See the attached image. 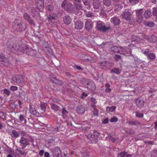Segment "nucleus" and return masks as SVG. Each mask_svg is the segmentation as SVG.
Returning <instances> with one entry per match:
<instances>
[{
    "label": "nucleus",
    "instance_id": "f257e3e1",
    "mask_svg": "<svg viewBox=\"0 0 157 157\" xmlns=\"http://www.w3.org/2000/svg\"><path fill=\"white\" fill-rule=\"evenodd\" d=\"M13 29L17 31H24L26 28V24L21 19H15L12 23Z\"/></svg>",
    "mask_w": 157,
    "mask_h": 157
},
{
    "label": "nucleus",
    "instance_id": "f03ea898",
    "mask_svg": "<svg viewBox=\"0 0 157 157\" xmlns=\"http://www.w3.org/2000/svg\"><path fill=\"white\" fill-rule=\"evenodd\" d=\"M96 27L97 30L103 33L107 32L108 30L111 29L110 26H106L103 22L100 21L97 22Z\"/></svg>",
    "mask_w": 157,
    "mask_h": 157
},
{
    "label": "nucleus",
    "instance_id": "7ed1b4c3",
    "mask_svg": "<svg viewBox=\"0 0 157 157\" xmlns=\"http://www.w3.org/2000/svg\"><path fill=\"white\" fill-rule=\"evenodd\" d=\"M23 17L25 20L31 25L35 26V24L34 21L32 19L31 16L27 13H24L23 14Z\"/></svg>",
    "mask_w": 157,
    "mask_h": 157
},
{
    "label": "nucleus",
    "instance_id": "20e7f679",
    "mask_svg": "<svg viewBox=\"0 0 157 157\" xmlns=\"http://www.w3.org/2000/svg\"><path fill=\"white\" fill-rule=\"evenodd\" d=\"M19 143L22 147V149L25 148L29 144V140L25 137L21 136L20 140Z\"/></svg>",
    "mask_w": 157,
    "mask_h": 157
},
{
    "label": "nucleus",
    "instance_id": "39448f33",
    "mask_svg": "<svg viewBox=\"0 0 157 157\" xmlns=\"http://www.w3.org/2000/svg\"><path fill=\"white\" fill-rule=\"evenodd\" d=\"M132 15L131 12L125 10L122 14V17L127 21L131 20V16Z\"/></svg>",
    "mask_w": 157,
    "mask_h": 157
},
{
    "label": "nucleus",
    "instance_id": "423d86ee",
    "mask_svg": "<svg viewBox=\"0 0 157 157\" xmlns=\"http://www.w3.org/2000/svg\"><path fill=\"white\" fill-rule=\"evenodd\" d=\"M53 155L54 157H61V152L60 148L56 147L53 151Z\"/></svg>",
    "mask_w": 157,
    "mask_h": 157
},
{
    "label": "nucleus",
    "instance_id": "0eeeda50",
    "mask_svg": "<svg viewBox=\"0 0 157 157\" xmlns=\"http://www.w3.org/2000/svg\"><path fill=\"white\" fill-rule=\"evenodd\" d=\"M12 79L13 81L19 84L22 83L23 81L22 76L21 75H16L15 76L13 77Z\"/></svg>",
    "mask_w": 157,
    "mask_h": 157
},
{
    "label": "nucleus",
    "instance_id": "6e6552de",
    "mask_svg": "<svg viewBox=\"0 0 157 157\" xmlns=\"http://www.w3.org/2000/svg\"><path fill=\"white\" fill-rule=\"evenodd\" d=\"M85 109L86 108L83 105H80L77 107L76 110L78 114L82 115L84 113Z\"/></svg>",
    "mask_w": 157,
    "mask_h": 157
},
{
    "label": "nucleus",
    "instance_id": "1a4fd4ad",
    "mask_svg": "<svg viewBox=\"0 0 157 157\" xmlns=\"http://www.w3.org/2000/svg\"><path fill=\"white\" fill-rule=\"evenodd\" d=\"M93 25L92 23L90 21H87L85 23V28L86 30L89 32L93 28Z\"/></svg>",
    "mask_w": 157,
    "mask_h": 157
},
{
    "label": "nucleus",
    "instance_id": "9d476101",
    "mask_svg": "<svg viewBox=\"0 0 157 157\" xmlns=\"http://www.w3.org/2000/svg\"><path fill=\"white\" fill-rule=\"evenodd\" d=\"M111 21L115 25H119L121 21L120 19L118 17H114L111 19Z\"/></svg>",
    "mask_w": 157,
    "mask_h": 157
},
{
    "label": "nucleus",
    "instance_id": "9b49d317",
    "mask_svg": "<svg viewBox=\"0 0 157 157\" xmlns=\"http://www.w3.org/2000/svg\"><path fill=\"white\" fill-rule=\"evenodd\" d=\"M86 87L91 90H94L96 89L95 85L94 82L90 80Z\"/></svg>",
    "mask_w": 157,
    "mask_h": 157
},
{
    "label": "nucleus",
    "instance_id": "f8f14e48",
    "mask_svg": "<svg viewBox=\"0 0 157 157\" xmlns=\"http://www.w3.org/2000/svg\"><path fill=\"white\" fill-rule=\"evenodd\" d=\"M136 105L139 108H141L144 105V101L142 99L137 98L136 100Z\"/></svg>",
    "mask_w": 157,
    "mask_h": 157
},
{
    "label": "nucleus",
    "instance_id": "ddd939ff",
    "mask_svg": "<svg viewBox=\"0 0 157 157\" xmlns=\"http://www.w3.org/2000/svg\"><path fill=\"white\" fill-rule=\"evenodd\" d=\"M83 27V23L80 21H77L75 23V27L77 29H81Z\"/></svg>",
    "mask_w": 157,
    "mask_h": 157
},
{
    "label": "nucleus",
    "instance_id": "4468645a",
    "mask_svg": "<svg viewBox=\"0 0 157 157\" xmlns=\"http://www.w3.org/2000/svg\"><path fill=\"white\" fill-rule=\"evenodd\" d=\"M93 6L94 9H98L101 5L100 0H94L92 2Z\"/></svg>",
    "mask_w": 157,
    "mask_h": 157
},
{
    "label": "nucleus",
    "instance_id": "2eb2a0df",
    "mask_svg": "<svg viewBox=\"0 0 157 157\" xmlns=\"http://www.w3.org/2000/svg\"><path fill=\"white\" fill-rule=\"evenodd\" d=\"M78 12V10L75 7H74L71 4L69 3V13H75L76 14Z\"/></svg>",
    "mask_w": 157,
    "mask_h": 157
},
{
    "label": "nucleus",
    "instance_id": "dca6fc26",
    "mask_svg": "<svg viewBox=\"0 0 157 157\" xmlns=\"http://www.w3.org/2000/svg\"><path fill=\"white\" fill-rule=\"evenodd\" d=\"M122 48L121 47L113 46L112 47L110 50L111 52H114L119 53L120 50Z\"/></svg>",
    "mask_w": 157,
    "mask_h": 157
},
{
    "label": "nucleus",
    "instance_id": "f3484780",
    "mask_svg": "<svg viewBox=\"0 0 157 157\" xmlns=\"http://www.w3.org/2000/svg\"><path fill=\"white\" fill-rule=\"evenodd\" d=\"M62 7L67 11H69V6L67 0H64L62 4Z\"/></svg>",
    "mask_w": 157,
    "mask_h": 157
},
{
    "label": "nucleus",
    "instance_id": "a211bd4d",
    "mask_svg": "<svg viewBox=\"0 0 157 157\" xmlns=\"http://www.w3.org/2000/svg\"><path fill=\"white\" fill-rule=\"evenodd\" d=\"M56 17V15L55 14L51 13H50L49 16L48 17V20L53 22L55 20Z\"/></svg>",
    "mask_w": 157,
    "mask_h": 157
},
{
    "label": "nucleus",
    "instance_id": "6ab92c4d",
    "mask_svg": "<svg viewBox=\"0 0 157 157\" xmlns=\"http://www.w3.org/2000/svg\"><path fill=\"white\" fill-rule=\"evenodd\" d=\"M17 52V54L20 55L23 54L24 53V49L23 47L20 45L18 46V48L16 50Z\"/></svg>",
    "mask_w": 157,
    "mask_h": 157
},
{
    "label": "nucleus",
    "instance_id": "aec40b11",
    "mask_svg": "<svg viewBox=\"0 0 157 157\" xmlns=\"http://www.w3.org/2000/svg\"><path fill=\"white\" fill-rule=\"evenodd\" d=\"M20 134V133L18 131H17L15 130H13L12 131L11 136L13 138H17L18 137Z\"/></svg>",
    "mask_w": 157,
    "mask_h": 157
},
{
    "label": "nucleus",
    "instance_id": "412c9836",
    "mask_svg": "<svg viewBox=\"0 0 157 157\" xmlns=\"http://www.w3.org/2000/svg\"><path fill=\"white\" fill-rule=\"evenodd\" d=\"M50 104L52 108L54 111H57L59 110L60 108L55 104L51 103Z\"/></svg>",
    "mask_w": 157,
    "mask_h": 157
},
{
    "label": "nucleus",
    "instance_id": "4be33fe9",
    "mask_svg": "<svg viewBox=\"0 0 157 157\" xmlns=\"http://www.w3.org/2000/svg\"><path fill=\"white\" fill-rule=\"evenodd\" d=\"M25 116L24 115L21 114L19 117V121L20 122L23 124H26V120L25 119Z\"/></svg>",
    "mask_w": 157,
    "mask_h": 157
},
{
    "label": "nucleus",
    "instance_id": "5701e85b",
    "mask_svg": "<svg viewBox=\"0 0 157 157\" xmlns=\"http://www.w3.org/2000/svg\"><path fill=\"white\" fill-rule=\"evenodd\" d=\"M144 17L146 18L150 17L151 16V12L149 10H147L145 11L144 14Z\"/></svg>",
    "mask_w": 157,
    "mask_h": 157
},
{
    "label": "nucleus",
    "instance_id": "b1692460",
    "mask_svg": "<svg viewBox=\"0 0 157 157\" xmlns=\"http://www.w3.org/2000/svg\"><path fill=\"white\" fill-rule=\"evenodd\" d=\"M121 71L120 69L119 68H114L111 71V73H114L117 74H119L120 73Z\"/></svg>",
    "mask_w": 157,
    "mask_h": 157
},
{
    "label": "nucleus",
    "instance_id": "393cba45",
    "mask_svg": "<svg viewBox=\"0 0 157 157\" xmlns=\"http://www.w3.org/2000/svg\"><path fill=\"white\" fill-rule=\"evenodd\" d=\"M29 111L31 114L33 115H36V111L34 108L32 106L30 105Z\"/></svg>",
    "mask_w": 157,
    "mask_h": 157
},
{
    "label": "nucleus",
    "instance_id": "a878e982",
    "mask_svg": "<svg viewBox=\"0 0 157 157\" xmlns=\"http://www.w3.org/2000/svg\"><path fill=\"white\" fill-rule=\"evenodd\" d=\"M40 107L41 108L42 110L44 112L47 107V104L46 103L44 102H40Z\"/></svg>",
    "mask_w": 157,
    "mask_h": 157
},
{
    "label": "nucleus",
    "instance_id": "bb28decb",
    "mask_svg": "<svg viewBox=\"0 0 157 157\" xmlns=\"http://www.w3.org/2000/svg\"><path fill=\"white\" fill-rule=\"evenodd\" d=\"M90 81V80H87L84 78H83L81 80V82L82 84L84 86H87Z\"/></svg>",
    "mask_w": 157,
    "mask_h": 157
},
{
    "label": "nucleus",
    "instance_id": "cd10ccee",
    "mask_svg": "<svg viewBox=\"0 0 157 157\" xmlns=\"http://www.w3.org/2000/svg\"><path fill=\"white\" fill-rule=\"evenodd\" d=\"M2 62V64L5 66H7L9 64V61L8 59L6 58L3 60H2L0 61Z\"/></svg>",
    "mask_w": 157,
    "mask_h": 157
},
{
    "label": "nucleus",
    "instance_id": "c85d7f7f",
    "mask_svg": "<svg viewBox=\"0 0 157 157\" xmlns=\"http://www.w3.org/2000/svg\"><path fill=\"white\" fill-rule=\"evenodd\" d=\"M103 4L107 6H110L111 1L110 0H103Z\"/></svg>",
    "mask_w": 157,
    "mask_h": 157
},
{
    "label": "nucleus",
    "instance_id": "c756f323",
    "mask_svg": "<svg viewBox=\"0 0 157 157\" xmlns=\"http://www.w3.org/2000/svg\"><path fill=\"white\" fill-rule=\"evenodd\" d=\"M7 49L10 52L12 51L11 49L14 48V46L13 44H10L9 42L7 43Z\"/></svg>",
    "mask_w": 157,
    "mask_h": 157
},
{
    "label": "nucleus",
    "instance_id": "7c9ffc66",
    "mask_svg": "<svg viewBox=\"0 0 157 157\" xmlns=\"http://www.w3.org/2000/svg\"><path fill=\"white\" fill-rule=\"evenodd\" d=\"M100 134V133H99L96 131H94V136L95 137V140H94V142L95 143L97 142L96 140H97V138L98 137Z\"/></svg>",
    "mask_w": 157,
    "mask_h": 157
},
{
    "label": "nucleus",
    "instance_id": "2f4dec72",
    "mask_svg": "<svg viewBox=\"0 0 157 157\" xmlns=\"http://www.w3.org/2000/svg\"><path fill=\"white\" fill-rule=\"evenodd\" d=\"M116 109V107L113 106L111 107L108 106L106 107L107 110L109 112H112L113 111Z\"/></svg>",
    "mask_w": 157,
    "mask_h": 157
},
{
    "label": "nucleus",
    "instance_id": "473e14b6",
    "mask_svg": "<svg viewBox=\"0 0 157 157\" xmlns=\"http://www.w3.org/2000/svg\"><path fill=\"white\" fill-rule=\"evenodd\" d=\"M143 9H140L136 10V16H142L143 14Z\"/></svg>",
    "mask_w": 157,
    "mask_h": 157
},
{
    "label": "nucleus",
    "instance_id": "72a5a7b5",
    "mask_svg": "<svg viewBox=\"0 0 157 157\" xmlns=\"http://www.w3.org/2000/svg\"><path fill=\"white\" fill-rule=\"evenodd\" d=\"M53 81L56 84L60 85L62 84L61 81L58 80L56 78H54L52 79Z\"/></svg>",
    "mask_w": 157,
    "mask_h": 157
},
{
    "label": "nucleus",
    "instance_id": "f704fd0d",
    "mask_svg": "<svg viewBox=\"0 0 157 157\" xmlns=\"http://www.w3.org/2000/svg\"><path fill=\"white\" fill-rule=\"evenodd\" d=\"M136 20L138 23H140L143 21V17L142 16H136Z\"/></svg>",
    "mask_w": 157,
    "mask_h": 157
},
{
    "label": "nucleus",
    "instance_id": "c9c22d12",
    "mask_svg": "<svg viewBox=\"0 0 157 157\" xmlns=\"http://www.w3.org/2000/svg\"><path fill=\"white\" fill-rule=\"evenodd\" d=\"M105 86L106 87L105 91L106 92L110 93L111 91V89L109 88L110 85L108 83H107L105 85Z\"/></svg>",
    "mask_w": 157,
    "mask_h": 157
},
{
    "label": "nucleus",
    "instance_id": "e433bc0d",
    "mask_svg": "<svg viewBox=\"0 0 157 157\" xmlns=\"http://www.w3.org/2000/svg\"><path fill=\"white\" fill-rule=\"evenodd\" d=\"M152 13L154 16L155 17V20H157V8H154L153 9Z\"/></svg>",
    "mask_w": 157,
    "mask_h": 157
},
{
    "label": "nucleus",
    "instance_id": "4c0bfd02",
    "mask_svg": "<svg viewBox=\"0 0 157 157\" xmlns=\"http://www.w3.org/2000/svg\"><path fill=\"white\" fill-rule=\"evenodd\" d=\"M121 55L117 54H116L113 57L115 60L116 61H118L121 59Z\"/></svg>",
    "mask_w": 157,
    "mask_h": 157
},
{
    "label": "nucleus",
    "instance_id": "58836bf2",
    "mask_svg": "<svg viewBox=\"0 0 157 157\" xmlns=\"http://www.w3.org/2000/svg\"><path fill=\"white\" fill-rule=\"evenodd\" d=\"M63 21L66 24H69V16H64L63 18Z\"/></svg>",
    "mask_w": 157,
    "mask_h": 157
},
{
    "label": "nucleus",
    "instance_id": "ea45409f",
    "mask_svg": "<svg viewBox=\"0 0 157 157\" xmlns=\"http://www.w3.org/2000/svg\"><path fill=\"white\" fill-rule=\"evenodd\" d=\"M128 123L132 125H137L140 124V122L137 121H129Z\"/></svg>",
    "mask_w": 157,
    "mask_h": 157
},
{
    "label": "nucleus",
    "instance_id": "a19ab883",
    "mask_svg": "<svg viewBox=\"0 0 157 157\" xmlns=\"http://www.w3.org/2000/svg\"><path fill=\"white\" fill-rule=\"evenodd\" d=\"M127 153L125 152L122 151L117 155L118 157H123L126 155Z\"/></svg>",
    "mask_w": 157,
    "mask_h": 157
},
{
    "label": "nucleus",
    "instance_id": "79ce46f5",
    "mask_svg": "<svg viewBox=\"0 0 157 157\" xmlns=\"http://www.w3.org/2000/svg\"><path fill=\"white\" fill-rule=\"evenodd\" d=\"M46 8L50 11H53L54 10V7L52 5H49L46 6Z\"/></svg>",
    "mask_w": 157,
    "mask_h": 157
},
{
    "label": "nucleus",
    "instance_id": "37998d69",
    "mask_svg": "<svg viewBox=\"0 0 157 157\" xmlns=\"http://www.w3.org/2000/svg\"><path fill=\"white\" fill-rule=\"evenodd\" d=\"M136 116L138 117H143L144 116V114L142 113H140L139 112L136 111L135 112Z\"/></svg>",
    "mask_w": 157,
    "mask_h": 157
},
{
    "label": "nucleus",
    "instance_id": "c03bdc74",
    "mask_svg": "<svg viewBox=\"0 0 157 157\" xmlns=\"http://www.w3.org/2000/svg\"><path fill=\"white\" fill-rule=\"evenodd\" d=\"M16 151L19 152L20 153L21 155H26L27 153V152H25V151H22V150L18 148L16 149Z\"/></svg>",
    "mask_w": 157,
    "mask_h": 157
},
{
    "label": "nucleus",
    "instance_id": "a18cd8bd",
    "mask_svg": "<svg viewBox=\"0 0 157 157\" xmlns=\"http://www.w3.org/2000/svg\"><path fill=\"white\" fill-rule=\"evenodd\" d=\"M151 59H154L155 58V55L153 53H150L149 54L148 56Z\"/></svg>",
    "mask_w": 157,
    "mask_h": 157
},
{
    "label": "nucleus",
    "instance_id": "49530a36",
    "mask_svg": "<svg viewBox=\"0 0 157 157\" xmlns=\"http://www.w3.org/2000/svg\"><path fill=\"white\" fill-rule=\"evenodd\" d=\"M139 1V0H129L130 3L132 5L136 4Z\"/></svg>",
    "mask_w": 157,
    "mask_h": 157
},
{
    "label": "nucleus",
    "instance_id": "de8ad7c7",
    "mask_svg": "<svg viewBox=\"0 0 157 157\" xmlns=\"http://www.w3.org/2000/svg\"><path fill=\"white\" fill-rule=\"evenodd\" d=\"M76 86V82L72 80L71 82L69 83V86L70 87H74Z\"/></svg>",
    "mask_w": 157,
    "mask_h": 157
},
{
    "label": "nucleus",
    "instance_id": "09e8293b",
    "mask_svg": "<svg viewBox=\"0 0 157 157\" xmlns=\"http://www.w3.org/2000/svg\"><path fill=\"white\" fill-rule=\"evenodd\" d=\"M6 115L3 112H0V117L2 119H4L6 117Z\"/></svg>",
    "mask_w": 157,
    "mask_h": 157
},
{
    "label": "nucleus",
    "instance_id": "8fccbe9b",
    "mask_svg": "<svg viewBox=\"0 0 157 157\" xmlns=\"http://www.w3.org/2000/svg\"><path fill=\"white\" fill-rule=\"evenodd\" d=\"M155 25L154 22H147V25L150 27H152Z\"/></svg>",
    "mask_w": 157,
    "mask_h": 157
},
{
    "label": "nucleus",
    "instance_id": "3c124183",
    "mask_svg": "<svg viewBox=\"0 0 157 157\" xmlns=\"http://www.w3.org/2000/svg\"><path fill=\"white\" fill-rule=\"evenodd\" d=\"M117 121V118L115 117H114L111 119L110 121L111 122H116Z\"/></svg>",
    "mask_w": 157,
    "mask_h": 157
},
{
    "label": "nucleus",
    "instance_id": "603ef678",
    "mask_svg": "<svg viewBox=\"0 0 157 157\" xmlns=\"http://www.w3.org/2000/svg\"><path fill=\"white\" fill-rule=\"evenodd\" d=\"M94 111L93 112V114L94 115L98 116V110L95 108H94Z\"/></svg>",
    "mask_w": 157,
    "mask_h": 157
},
{
    "label": "nucleus",
    "instance_id": "864d4df0",
    "mask_svg": "<svg viewBox=\"0 0 157 157\" xmlns=\"http://www.w3.org/2000/svg\"><path fill=\"white\" fill-rule=\"evenodd\" d=\"M4 92L5 94H6L8 96L9 95L10 93V90L6 89L4 90Z\"/></svg>",
    "mask_w": 157,
    "mask_h": 157
},
{
    "label": "nucleus",
    "instance_id": "5fc2aeb1",
    "mask_svg": "<svg viewBox=\"0 0 157 157\" xmlns=\"http://www.w3.org/2000/svg\"><path fill=\"white\" fill-rule=\"evenodd\" d=\"M10 89L13 91L17 90V87L15 86H11Z\"/></svg>",
    "mask_w": 157,
    "mask_h": 157
},
{
    "label": "nucleus",
    "instance_id": "6e6d98bb",
    "mask_svg": "<svg viewBox=\"0 0 157 157\" xmlns=\"http://www.w3.org/2000/svg\"><path fill=\"white\" fill-rule=\"evenodd\" d=\"M62 113L64 115H66L68 113V112L66 110L65 108H63L62 111Z\"/></svg>",
    "mask_w": 157,
    "mask_h": 157
},
{
    "label": "nucleus",
    "instance_id": "4d7b16f0",
    "mask_svg": "<svg viewBox=\"0 0 157 157\" xmlns=\"http://www.w3.org/2000/svg\"><path fill=\"white\" fill-rule=\"evenodd\" d=\"M88 96L87 94L85 93L84 92H83L80 98H83Z\"/></svg>",
    "mask_w": 157,
    "mask_h": 157
},
{
    "label": "nucleus",
    "instance_id": "13d9d810",
    "mask_svg": "<svg viewBox=\"0 0 157 157\" xmlns=\"http://www.w3.org/2000/svg\"><path fill=\"white\" fill-rule=\"evenodd\" d=\"M90 101L92 102H93L94 104H96L97 103V102L96 101V99L93 97L91 98Z\"/></svg>",
    "mask_w": 157,
    "mask_h": 157
},
{
    "label": "nucleus",
    "instance_id": "bf43d9fd",
    "mask_svg": "<svg viewBox=\"0 0 157 157\" xmlns=\"http://www.w3.org/2000/svg\"><path fill=\"white\" fill-rule=\"evenodd\" d=\"M109 121V119L108 118H107L102 121V123L104 124H106L108 123Z\"/></svg>",
    "mask_w": 157,
    "mask_h": 157
},
{
    "label": "nucleus",
    "instance_id": "052dcab7",
    "mask_svg": "<svg viewBox=\"0 0 157 157\" xmlns=\"http://www.w3.org/2000/svg\"><path fill=\"white\" fill-rule=\"evenodd\" d=\"M83 2L84 4L85 5L88 6L90 4V2L88 0L85 1H83Z\"/></svg>",
    "mask_w": 157,
    "mask_h": 157
},
{
    "label": "nucleus",
    "instance_id": "680f3d73",
    "mask_svg": "<svg viewBox=\"0 0 157 157\" xmlns=\"http://www.w3.org/2000/svg\"><path fill=\"white\" fill-rule=\"evenodd\" d=\"M93 137L94 136L91 133H90L87 136V137L89 139H90L91 138L93 139Z\"/></svg>",
    "mask_w": 157,
    "mask_h": 157
},
{
    "label": "nucleus",
    "instance_id": "e2e57ef3",
    "mask_svg": "<svg viewBox=\"0 0 157 157\" xmlns=\"http://www.w3.org/2000/svg\"><path fill=\"white\" fill-rule=\"evenodd\" d=\"M109 139L113 142H114L116 140L115 138L113 137L111 135L109 136Z\"/></svg>",
    "mask_w": 157,
    "mask_h": 157
},
{
    "label": "nucleus",
    "instance_id": "0e129e2a",
    "mask_svg": "<svg viewBox=\"0 0 157 157\" xmlns=\"http://www.w3.org/2000/svg\"><path fill=\"white\" fill-rule=\"evenodd\" d=\"M151 38L154 39V40H152V42H157V38L155 36H153L151 37Z\"/></svg>",
    "mask_w": 157,
    "mask_h": 157
},
{
    "label": "nucleus",
    "instance_id": "69168bd1",
    "mask_svg": "<svg viewBox=\"0 0 157 157\" xmlns=\"http://www.w3.org/2000/svg\"><path fill=\"white\" fill-rule=\"evenodd\" d=\"M75 67L77 69L80 70L81 71H82L83 70V68H82L79 66H78L77 65H75Z\"/></svg>",
    "mask_w": 157,
    "mask_h": 157
},
{
    "label": "nucleus",
    "instance_id": "338daca9",
    "mask_svg": "<svg viewBox=\"0 0 157 157\" xmlns=\"http://www.w3.org/2000/svg\"><path fill=\"white\" fill-rule=\"evenodd\" d=\"M6 58V57H5L4 55L3 54H0V59H2V60H3Z\"/></svg>",
    "mask_w": 157,
    "mask_h": 157
},
{
    "label": "nucleus",
    "instance_id": "774afa93",
    "mask_svg": "<svg viewBox=\"0 0 157 157\" xmlns=\"http://www.w3.org/2000/svg\"><path fill=\"white\" fill-rule=\"evenodd\" d=\"M86 16L88 17H90L92 16V13H88L86 14Z\"/></svg>",
    "mask_w": 157,
    "mask_h": 157
}]
</instances>
